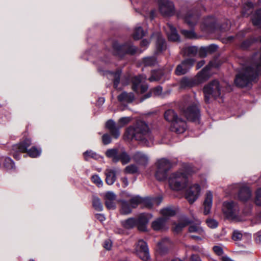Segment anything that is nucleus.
I'll return each mask as SVG.
<instances>
[{"mask_svg": "<svg viewBox=\"0 0 261 261\" xmlns=\"http://www.w3.org/2000/svg\"><path fill=\"white\" fill-rule=\"evenodd\" d=\"M258 74H261V53L258 58L255 55L252 59L250 64L243 67L237 75L234 81L235 84L240 87L249 86Z\"/></svg>", "mask_w": 261, "mask_h": 261, "instance_id": "nucleus-1", "label": "nucleus"}, {"mask_svg": "<svg viewBox=\"0 0 261 261\" xmlns=\"http://www.w3.org/2000/svg\"><path fill=\"white\" fill-rule=\"evenodd\" d=\"M125 138L128 140L134 139L146 146H149L150 142L152 141L148 125L141 121H138L134 126H130L126 129Z\"/></svg>", "mask_w": 261, "mask_h": 261, "instance_id": "nucleus-2", "label": "nucleus"}, {"mask_svg": "<svg viewBox=\"0 0 261 261\" xmlns=\"http://www.w3.org/2000/svg\"><path fill=\"white\" fill-rule=\"evenodd\" d=\"M170 187L173 190L180 191L188 185V173L183 169L172 173L168 179Z\"/></svg>", "mask_w": 261, "mask_h": 261, "instance_id": "nucleus-3", "label": "nucleus"}, {"mask_svg": "<svg viewBox=\"0 0 261 261\" xmlns=\"http://www.w3.org/2000/svg\"><path fill=\"white\" fill-rule=\"evenodd\" d=\"M106 155L108 158L112 159L114 163L121 161L123 165L127 164L131 160L130 156L123 147L119 149L115 148L109 149L106 151Z\"/></svg>", "mask_w": 261, "mask_h": 261, "instance_id": "nucleus-4", "label": "nucleus"}, {"mask_svg": "<svg viewBox=\"0 0 261 261\" xmlns=\"http://www.w3.org/2000/svg\"><path fill=\"white\" fill-rule=\"evenodd\" d=\"M205 101L209 102L211 98H217L221 94V87L217 80H214L203 88Z\"/></svg>", "mask_w": 261, "mask_h": 261, "instance_id": "nucleus-5", "label": "nucleus"}, {"mask_svg": "<svg viewBox=\"0 0 261 261\" xmlns=\"http://www.w3.org/2000/svg\"><path fill=\"white\" fill-rule=\"evenodd\" d=\"M31 144V140L29 139H25L18 144L14 145L13 150L19 152H27L28 155L32 158L39 156L41 153V150L35 147H33L30 149L28 150V148Z\"/></svg>", "mask_w": 261, "mask_h": 261, "instance_id": "nucleus-6", "label": "nucleus"}, {"mask_svg": "<svg viewBox=\"0 0 261 261\" xmlns=\"http://www.w3.org/2000/svg\"><path fill=\"white\" fill-rule=\"evenodd\" d=\"M156 170L155 174L156 178L160 181L165 180L168 175V172L171 168V163L166 159L159 160L156 163Z\"/></svg>", "mask_w": 261, "mask_h": 261, "instance_id": "nucleus-7", "label": "nucleus"}, {"mask_svg": "<svg viewBox=\"0 0 261 261\" xmlns=\"http://www.w3.org/2000/svg\"><path fill=\"white\" fill-rule=\"evenodd\" d=\"M181 111L187 119L192 121H197L200 117V112L197 105L196 103H191L188 101L185 102Z\"/></svg>", "mask_w": 261, "mask_h": 261, "instance_id": "nucleus-8", "label": "nucleus"}, {"mask_svg": "<svg viewBox=\"0 0 261 261\" xmlns=\"http://www.w3.org/2000/svg\"><path fill=\"white\" fill-rule=\"evenodd\" d=\"M222 211L224 215L228 218L239 221L240 208L236 202L232 201H225L223 203Z\"/></svg>", "mask_w": 261, "mask_h": 261, "instance_id": "nucleus-9", "label": "nucleus"}, {"mask_svg": "<svg viewBox=\"0 0 261 261\" xmlns=\"http://www.w3.org/2000/svg\"><path fill=\"white\" fill-rule=\"evenodd\" d=\"M159 10L164 16H171L175 13L173 3L169 0H158Z\"/></svg>", "mask_w": 261, "mask_h": 261, "instance_id": "nucleus-10", "label": "nucleus"}, {"mask_svg": "<svg viewBox=\"0 0 261 261\" xmlns=\"http://www.w3.org/2000/svg\"><path fill=\"white\" fill-rule=\"evenodd\" d=\"M200 193V186L199 184H194L187 190L185 197L190 204H192L199 198Z\"/></svg>", "mask_w": 261, "mask_h": 261, "instance_id": "nucleus-11", "label": "nucleus"}, {"mask_svg": "<svg viewBox=\"0 0 261 261\" xmlns=\"http://www.w3.org/2000/svg\"><path fill=\"white\" fill-rule=\"evenodd\" d=\"M135 253L143 260H147L149 257V250L147 244L142 240L138 241L135 246Z\"/></svg>", "mask_w": 261, "mask_h": 261, "instance_id": "nucleus-12", "label": "nucleus"}, {"mask_svg": "<svg viewBox=\"0 0 261 261\" xmlns=\"http://www.w3.org/2000/svg\"><path fill=\"white\" fill-rule=\"evenodd\" d=\"M113 48L115 50V54L120 56L124 54L133 55L136 52V48L130 43L120 45L117 42H115L113 44Z\"/></svg>", "mask_w": 261, "mask_h": 261, "instance_id": "nucleus-13", "label": "nucleus"}, {"mask_svg": "<svg viewBox=\"0 0 261 261\" xmlns=\"http://www.w3.org/2000/svg\"><path fill=\"white\" fill-rule=\"evenodd\" d=\"M195 60L193 59H187L178 65L175 69V73L177 75H181L187 73L192 67Z\"/></svg>", "mask_w": 261, "mask_h": 261, "instance_id": "nucleus-14", "label": "nucleus"}, {"mask_svg": "<svg viewBox=\"0 0 261 261\" xmlns=\"http://www.w3.org/2000/svg\"><path fill=\"white\" fill-rule=\"evenodd\" d=\"M146 79V76L143 75H141L138 76H135L133 79V90L136 92L139 91L140 88V92L144 93L148 89V86L142 83Z\"/></svg>", "mask_w": 261, "mask_h": 261, "instance_id": "nucleus-15", "label": "nucleus"}, {"mask_svg": "<svg viewBox=\"0 0 261 261\" xmlns=\"http://www.w3.org/2000/svg\"><path fill=\"white\" fill-rule=\"evenodd\" d=\"M152 215L148 213H142L139 215L137 220V226L140 231H145L147 229V225Z\"/></svg>", "mask_w": 261, "mask_h": 261, "instance_id": "nucleus-16", "label": "nucleus"}, {"mask_svg": "<svg viewBox=\"0 0 261 261\" xmlns=\"http://www.w3.org/2000/svg\"><path fill=\"white\" fill-rule=\"evenodd\" d=\"M213 195L211 191H208L204 195L203 203V214L207 215L210 214L213 205Z\"/></svg>", "mask_w": 261, "mask_h": 261, "instance_id": "nucleus-17", "label": "nucleus"}, {"mask_svg": "<svg viewBox=\"0 0 261 261\" xmlns=\"http://www.w3.org/2000/svg\"><path fill=\"white\" fill-rule=\"evenodd\" d=\"M187 129V124L185 121L179 118L172 123L171 126V130L177 134H182Z\"/></svg>", "mask_w": 261, "mask_h": 261, "instance_id": "nucleus-18", "label": "nucleus"}, {"mask_svg": "<svg viewBox=\"0 0 261 261\" xmlns=\"http://www.w3.org/2000/svg\"><path fill=\"white\" fill-rule=\"evenodd\" d=\"M117 98L121 105L126 106L127 104L133 102L135 99V96L132 92L128 93L123 91L118 95Z\"/></svg>", "mask_w": 261, "mask_h": 261, "instance_id": "nucleus-19", "label": "nucleus"}, {"mask_svg": "<svg viewBox=\"0 0 261 261\" xmlns=\"http://www.w3.org/2000/svg\"><path fill=\"white\" fill-rule=\"evenodd\" d=\"M210 67L207 66L200 71L194 78L195 83L196 85L202 83L210 77L209 70Z\"/></svg>", "mask_w": 261, "mask_h": 261, "instance_id": "nucleus-20", "label": "nucleus"}, {"mask_svg": "<svg viewBox=\"0 0 261 261\" xmlns=\"http://www.w3.org/2000/svg\"><path fill=\"white\" fill-rule=\"evenodd\" d=\"M165 30L170 40L177 41L179 39V36L177 34L176 29L170 23H168L165 27Z\"/></svg>", "mask_w": 261, "mask_h": 261, "instance_id": "nucleus-21", "label": "nucleus"}, {"mask_svg": "<svg viewBox=\"0 0 261 261\" xmlns=\"http://www.w3.org/2000/svg\"><path fill=\"white\" fill-rule=\"evenodd\" d=\"M185 22L191 27L196 24L198 19V13H194L193 11H188L184 16Z\"/></svg>", "mask_w": 261, "mask_h": 261, "instance_id": "nucleus-22", "label": "nucleus"}, {"mask_svg": "<svg viewBox=\"0 0 261 261\" xmlns=\"http://www.w3.org/2000/svg\"><path fill=\"white\" fill-rule=\"evenodd\" d=\"M106 126L114 138L117 139L119 138L120 132L119 128L116 127L115 123L114 121L112 120H108L106 124Z\"/></svg>", "mask_w": 261, "mask_h": 261, "instance_id": "nucleus-23", "label": "nucleus"}, {"mask_svg": "<svg viewBox=\"0 0 261 261\" xmlns=\"http://www.w3.org/2000/svg\"><path fill=\"white\" fill-rule=\"evenodd\" d=\"M106 181L109 185H113L116 179V171L114 169L107 168L105 171Z\"/></svg>", "mask_w": 261, "mask_h": 261, "instance_id": "nucleus-24", "label": "nucleus"}, {"mask_svg": "<svg viewBox=\"0 0 261 261\" xmlns=\"http://www.w3.org/2000/svg\"><path fill=\"white\" fill-rule=\"evenodd\" d=\"M134 161L139 164L146 165L148 162V156L141 152H136L133 156Z\"/></svg>", "mask_w": 261, "mask_h": 261, "instance_id": "nucleus-25", "label": "nucleus"}, {"mask_svg": "<svg viewBox=\"0 0 261 261\" xmlns=\"http://www.w3.org/2000/svg\"><path fill=\"white\" fill-rule=\"evenodd\" d=\"M167 219L162 217L159 218L153 221L151 226L154 230H161L165 228Z\"/></svg>", "mask_w": 261, "mask_h": 261, "instance_id": "nucleus-26", "label": "nucleus"}, {"mask_svg": "<svg viewBox=\"0 0 261 261\" xmlns=\"http://www.w3.org/2000/svg\"><path fill=\"white\" fill-rule=\"evenodd\" d=\"M154 36L156 38V49L158 53H160L163 50L166 49V46L165 44V42L162 36V35L158 33L154 35Z\"/></svg>", "mask_w": 261, "mask_h": 261, "instance_id": "nucleus-27", "label": "nucleus"}, {"mask_svg": "<svg viewBox=\"0 0 261 261\" xmlns=\"http://www.w3.org/2000/svg\"><path fill=\"white\" fill-rule=\"evenodd\" d=\"M251 196L250 190L247 187L242 188L239 193V197L242 201H246Z\"/></svg>", "mask_w": 261, "mask_h": 261, "instance_id": "nucleus-28", "label": "nucleus"}, {"mask_svg": "<svg viewBox=\"0 0 261 261\" xmlns=\"http://www.w3.org/2000/svg\"><path fill=\"white\" fill-rule=\"evenodd\" d=\"M159 249L161 252H164L172 246V242L167 238H164L158 243Z\"/></svg>", "mask_w": 261, "mask_h": 261, "instance_id": "nucleus-29", "label": "nucleus"}, {"mask_svg": "<svg viewBox=\"0 0 261 261\" xmlns=\"http://www.w3.org/2000/svg\"><path fill=\"white\" fill-rule=\"evenodd\" d=\"M164 117L166 120L171 122L172 123L179 118L175 112L172 110H168L166 111L165 113Z\"/></svg>", "mask_w": 261, "mask_h": 261, "instance_id": "nucleus-30", "label": "nucleus"}, {"mask_svg": "<svg viewBox=\"0 0 261 261\" xmlns=\"http://www.w3.org/2000/svg\"><path fill=\"white\" fill-rule=\"evenodd\" d=\"M120 202L121 203L120 213L123 215L130 214L133 208L132 206L125 200H122Z\"/></svg>", "mask_w": 261, "mask_h": 261, "instance_id": "nucleus-31", "label": "nucleus"}, {"mask_svg": "<svg viewBox=\"0 0 261 261\" xmlns=\"http://www.w3.org/2000/svg\"><path fill=\"white\" fill-rule=\"evenodd\" d=\"M161 214L163 216V218L167 219V220L170 217L173 216L175 215V211L171 207H167L161 210Z\"/></svg>", "mask_w": 261, "mask_h": 261, "instance_id": "nucleus-32", "label": "nucleus"}, {"mask_svg": "<svg viewBox=\"0 0 261 261\" xmlns=\"http://www.w3.org/2000/svg\"><path fill=\"white\" fill-rule=\"evenodd\" d=\"M121 224L126 229H131L137 225V220L134 218H130L121 221Z\"/></svg>", "mask_w": 261, "mask_h": 261, "instance_id": "nucleus-33", "label": "nucleus"}, {"mask_svg": "<svg viewBox=\"0 0 261 261\" xmlns=\"http://www.w3.org/2000/svg\"><path fill=\"white\" fill-rule=\"evenodd\" d=\"M197 51L198 48L196 46L186 47L182 50L184 55L188 57L194 56L197 53Z\"/></svg>", "mask_w": 261, "mask_h": 261, "instance_id": "nucleus-34", "label": "nucleus"}, {"mask_svg": "<svg viewBox=\"0 0 261 261\" xmlns=\"http://www.w3.org/2000/svg\"><path fill=\"white\" fill-rule=\"evenodd\" d=\"M252 21L254 25L261 28V9L255 12L252 16Z\"/></svg>", "mask_w": 261, "mask_h": 261, "instance_id": "nucleus-35", "label": "nucleus"}, {"mask_svg": "<svg viewBox=\"0 0 261 261\" xmlns=\"http://www.w3.org/2000/svg\"><path fill=\"white\" fill-rule=\"evenodd\" d=\"M2 161L4 162V166L7 169L10 170L14 168V163L10 158L2 156Z\"/></svg>", "mask_w": 261, "mask_h": 261, "instance_id": "nucleus-36", "label": "nucleus"}, {"mask_svg": "<svg viewBox=\"0 0 261 261\" xmlns=\"http://www.w3.org/2000/svg\"><path fill=\"white\" fill-rule=\"evenodd\" d=\"M180 86L182 88L193 87L196 84L195 83L194 79H189L187 77H184L180 81Z\"/></svg>", "mask_w": 261, "mask_h": 261, "instance_id": "nucleus-37", "label": "nucleus"}, {"mask_svg": "<svg viewBox=\"0 0 261 261\" xmlns=\"http://www.w3.org/2000/svg\"><path fill=\"white\" fill-rule=\"evenodd\" d=\"M189 231L190 232L197 233L201 236L205 234L203 230L198 224L195 225H191L189 228Z\"/></svg>", "mask_w": 261, "mask_h": 261, "instance_id": "nucleus-38", "label": "nucleus"}, {"mask_svg": "<svg viewBox=\"0 0 261 261\" xmlns=\"http://www.w3.org/2000/svg\"><path fill=\"white\" fill-rule=\"evenodd\" d=\"M145 35V32L141 27H137L133 34V38L135 40H139Z\"/></svg>", "mask_w": 261, "mask_h": 261, "instance_id": "nucleus-39", "label": "nucleus"}, {"mask_svg": "<svg viewBox=\"0 0 261 261\" xmlns=\"http://www.w3.org/2000/svg\"><path fill=\"white\" fill-rule=\"evenodd\" d=\"M93 206L97 211L100 212L103 210V206L99 198L94 197L92 201Z\"/></svg>", "mask_w": 261, "mask_h": 261, "instance_id": "nucleus-40", "label": "nucleus"}, {"mask_svg": "<svg viewBox=\"0 0 261 261\" xmlns=\"http://www.w3.org/2000/svg\"><path fill=\"white\" fill-rule=\"evenodd\" d=\"M189 223V221H186L185 222H181L177 224H175V226L173 227V230L176 232H179Z\"/></svg>", "mask_w": 261, "mask_h": 261, "instance_id": "nucleus-41", "label": "nucleus"}, {"mask_svg": "<svg viewBox=\"0 0 261 261\" xmlns=\"http://www.w3.org/2000/svg\"><path fill=\"white\" fill-rule=\"evenodd\" d=\"M124 172L128 174H134L138 171V167L135 164H131L127 166L125 169Z\"/></svg>", "mask_w": 261, "mask_h": 261, "instance_id": "nucleus-42", "label": "nucleus"}, {"mask_svg": "<svg viewBox=\"0 0 261 261\" xmlns=\"http://www.w3.org/2000/svg\"><path fill=\"white\" fill-rule=\"evenodd\" d=\"M121 71L118 70L115 73H112L114 77V87L115 88H117L120 81Z\"/></svg>", "mask_w": 261, "mask_h": 261, "instance_id": "nucleus-43", "label": "nucleus"}, {"mask_svg": "<svg viewBox=\"0 0 261 261\" xmlns=\"http://www.w3.org/2000/svg\"><path fill=\"white\" fill-rule=\"evenodd\" d=\"M161 71H154L152 73L151 76L149 78V80L150 82L157 81L161 79Z\"/></svg>", "mask_w": 261, "mask_h": 261, "instance_id": "nucleus-44", "label": "nucleus"}, {"mask_svg": "<svg viewBox=\"0 0 261 261\" xmlns=\"http://www.w3.org/2000/svg\"><path fill=\"white\" fill-rule=\"evenodd\" d=\"M141 201V198L139 196H135L130 199V206L132 208H135Z\"/></svg>", "mask_w": 261, "mask_h": 261, "instance_id": "nucleus-45", "label": "nucleus"}, {"mask_svg": "<svg viewBox=\"0 0 261 261\" xmlns=\"http://www.w3.org/2000/svg\"><path fill=\"white\" fill-rule=\"evenodd\" d=\"M145 66H152L156 63V59L154 57H146L143 60Z\"/></svg>", "mask_w": 261, "mask_h": 261, "instance_id": "nucleus-46", "label": "nucleus"}, {"mask_svg": "<svg viewBox=\"0 0 261 261\" xmlns=\"http://www.w3.org/2000/svg\"><path fill=\"white\" fill-rule=\"evenodd\" d=\"M91 180L93 183L99 187H101L103 185L102 181L97 175H93L91 177Z\"/></svg>", "mask_w": 261, "mask_h": 261, "instance_id": "nucleus-47", "label": "nucleus"}, {"mask_svg": "<svg viewBox=\"0 0 261 261\" xmlns=\"http://www.w3.org/2000/svg\"><path fill=\"white\" fill-rule=\"evenodd\" d=\"M181 34L186 37L192 39L195 37V35L193 31H187L182 30L181 31Z\"/></svg>", "mask_w": 261, "mask_h": 261, "instance_id": "nucleus-48", "label": "nucleus"}, {"mask_svg": "<svg viewBox=\"0 0 261 261\" xmlns=\"http://www.w3.org/2000/svg\"><path fill=\"white\" fill-rule=\"evenodd\" d=\"M243 237L242 233L238 231V230H234L233 232L232 238L234 241H238L241 240L242 238Z\"/></svg>", "mask_w": 261, "mask_h": 261, "instance_id": "nucleus-49", "label": "nucleus"}, {"mask_svg": "<svg viewBox=\"0 0 261 261\" xmlns=\"http://www.w3.org/2000/svg\"><path fill=\"white\" fill-rule=\"evenodd\" d=\"M84 156L85 160L87 161L90 158H96V154L92 150H88L84 153Z\"/></svg>", "mask_w": 261, "mask_h": 261, "instance_id": "nucleus-50", "label": "nucleus"}, {"mask_svg": "<svg viewBox=\"0 0 261 261\" xmlns=\"http://www.w3.org/2000/svg\"><path fill=\"white\" fill-rule=\"evenodd\" d=\"M255 202L256 205L261 206V188L257 189L256 192Z\"/></svg>", "mask_w": 261, "mask_h": 261, "instance_id": "nucleus-51", "label": "nucleus"}, {"mask_svg": "<svg viewBox=\"0 0 261 261\" xmlns=\"http://www.w3.org/2000/svg\"><path fill=\"white\" fill-rule=\"evenodd\" d=\"M206 224L211 228H215L218 226V222L214 219H207L206 220Z\"/></svg>", "mask_w": 261, "mask_h": 261, "instance_id": "nucleus-52", "label": "nucleus"}, {"mask_svg": "<svg viewBox=\"0 0 261 261\" xmlns=\"http://www.w3.org/2000/svg\"><path fill=\"white\" fill-rule=\"evenodd\" d=\"M105 204L109 210H114L116 208L115 200H106Z\"/></svg>", "mask_w": 261, "mask_h": 261, "instance_id": "nucleus-53", "label": "nucleus"}, {"mask_svg": "<svg viewBox=\"0 0 261 261\" xmlns=\"http://www.w3.org/2000/svg\"><path fill=\"white\" fill-rule=\"evenodd\" d=\"M152 94L154 96H161L162 94V88L159 86L151 90Z\"/></svg>", "mask_w": 261, "mask_h": 261, "instance_id": "nucleus-54", "label": "nucleus"}, {"mask_svg": "<svg viewBox=\"0 0 261 261\" xmlns=\"http://www.w3.org/2000/svg\"><path fill=\"white\" fill-rule=\"evenodd\" d=\"M130 118L127 117L121 118L118 121L120 127H123L130 121Z\"/></svg>", "mask_w": 261, "mask_h": 261, "instance_id": "nucleus-55", "label": "nucleus"}, {"mask_svg": "<svg viewBox=\"0 0 261 261\" xmlns=\"http://www.w3.org/2000/svg\"><path fill=\"white\" fill-rule=\"evenodd\" d=\"M106 200H115L116 195L113 192H108L105 194Z\"/></svg>", "mask_w": 261, "mask_h": 261, "instance_id": "nucleus-56", "label": "nucleus"}, {"mask_svg": "<svg viewBox=\"0 0 261 261\" xmlns=\"http://www.w3.org/2000/svg\"><path fill=\"white\" fill-rule=\"evenodd\" d=\"M102 141L105 145H107L111 142V138L109 134H106L102 136Z\"/></svg>", "mask_w": 261, "mask_h": 261, "instance_id": "nucleus-57", "label": "nucleus"}, {"mask_svg": "<svg viewBox=\"0 0 261 261\" xmlns=\"http://www.w3.org/2000/svg\"><path fill=\"white\" fill-rule=\"evenodd\" d=\"M214 22V18L212 17L207 18L204 20V24L206 28H212L213 26V22Z\"/></svg>", "mask_w": 261, "mask_h": 261, "instance_id": "nucleus-58", "label": "nucleus"}, {"mask_svg": "<svg viewBox=\"0 0 261 261\" xmlns=\"http://www.w3.org/2000/svg\"><path fill=\"white\" fill-rule=\"evenodd\" d=\"M214 251L218 255H221L223 254V251L221 247L219 246H214L213 247Z\"/></svg>", "mask_w": 261, "mask_h": 261, "instance_id": "nucleus-59", "label": "nucleus"}, {"mask_svg": "<svg viewBox=\"0 0 261 261\" xmlns=\"http://www.w3.org/2000/svg\"><path fill=\"white\" fill-rule=\"evenodd\" d=\"M103 247L107 250H110L112 247V242L110 240H107L105 241Z\"/></svg>", "mask_w": 261, "mask_h": 261, "instance_id": "nucleus-60", "label": "nucleus"}, {"mask_svg": "<svg viewBox=\"0 0 261 261\" xmlns=\"http://www.w3.org/2000/svg\"><path fill=\"white\" fill-rule=\"evenodd\" d=\"M230 22H229V21L227 20L226 21V22L222 25L221 29L222 31H226L230 29Z\"/></svg>", "mask_w": 261, "mask_h": 261, "instance_id": "nucleus-61", "label": "nucleus"}, {"mask_svg": "<svg viewBox=\"0 0 261 261\" xmlns=\"http://www.w3.org/2000/svg\"><path fill=\"white\" fill-rule=\"evenodd\" d=\"M253 41H250V40L244 41L241 44V47L243 48H247L250 45Z\"/></svg>", "mask_w": 261, "mask_h": 261, "instance_id": "nucleus-62", "label": "nucleus"}, {"mask_svg": "<svg viewBox=\"0 0 261 261\" xmlns=\"http://www.w3.org/2000/svg\"><path fill=\"white\" fill-rule=\"evenodd\" d=\"M207 49L205 48H201L199 51V55L201 57H204L206 56Z\"/></svg>", "mask_w": 261, "mask_h": 261, "instance_id": "nucleus-63", "label": "nucleus"}, {"mask_svg": "<svg viewBox=\"0 0 261 261\" xmlns=\"http://www.w3.org/2000/svg\"><path fill=\"white\" fill-rule=\"evenodd\" d=\"M95 217L100 222H103L105 220V217L103 214H97L95 215Z\"/></svg>", "mask_w": 261, "mask_h": 261, "instance_id": "nucleus-64", "label": "nucleus"}]
</instances>
